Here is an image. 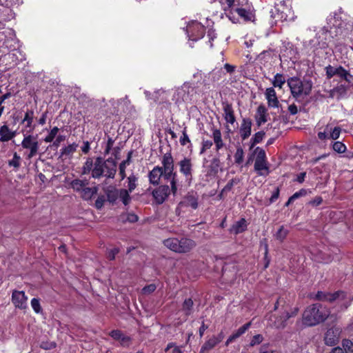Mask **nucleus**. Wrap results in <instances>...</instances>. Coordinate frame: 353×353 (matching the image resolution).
I'll return each instance as SVG.
<instances>
[{
  "instance_id": "1",
  "label": "nucleus",
  "mask_w": 353,
  "mask_h": 353,
  "mask_svg": "<svg viewBox=\"0 0 353 353\" xmlns=\"http://www.w3.org/2000/svg\"><path fill=\"white\" fill-rule=\"evenodd\" d=\"M330 311L327 307L315 303L309 305L302 315V323L305 326L312 327L324 322L330 316Z\"/></svg>"
},
{
  "instance_id": "2",
  "label": "nucleus",
  "mask_w": 353,
  "mask_h": 353,
  "mask_svg": "<svg viewBox=\"0 0 353 353\" xmlns=\"http://www.w3.org/2000/svg\"><path fill=\"white\" fill-rule=\"evenodd\" d=\"M287 83L292 97L295 99L308 95L312 88V82L308 79L301 80L298 77H290Z\"/></svg>"
},
{
  "instance_id": "3",
  "label": "nucleus",
  "mask_w": 353,
  "mask_h": 353,
  "mask_svg": "<svg viewBox=\"0 0 353 353\" xmlns=\"http://www.w3.org/2000/svg\"><path fill=\"white\" fill-rule=\"evenodd\" d=\"M88 179H75L70 182V186L74 191L79 192L83 199L90 200L97 194L98 188L88 187Z\"/></svg>"
},
{
  "instance_id": "4",
  "label": "nucleus",
  "mask_w": 353,
  "mask_h": 353,
  "mask_svg": "<svg viewBox=\"0 0 353 353\" xmlns=\"http://www.w3.org/2000/svg\"><path fill=\"white\" fill-rule=\"evenodd\" d=\"M315 299L319 301H327L330 302L337 301L340 307L347 308L350 306L352 299L344 292H337L334 294L318 292L315 295Z\"/></svg>"
},
{
  "instance_id": "5",
  "label": "nucleus",
  "mask_w": 353,
  "mask_h": 353,
  "mask_svg": "<svg viewBox=\"0 0 353 353\" xmlns=\"http://www.w3.org/2000/svg\"><path fill=\"white\" fill-rule=\"evenodd\" d=\"M297 307L284 308L282 314L279 316L272 315L269 320L268 324L270 327L276 329H283L287 325V321L292 317L295 316L298 313Z\"/></svg>"
},
{
  "instance_id": "6",
  "label": "nucleus",
  "mask_w": 353,
  "mask_h": 353,
  "mask_svg": "<svg viewBox=\"0 0 353 353\" xmlns=\"http://www.w3.org/2000/svg\"><path fill=\"white\" fill-rule=\"evenodd\" d=\"M236 13L245 21H252L254 15L252 6L249 4L248 0H236V6L230 11V14Z\"/></svg>"
},
{
  "instance_id": "7",
  "label": "nucleus",
  "mask_w": 353,
  "mask_h": 353,
  "mask_svg": "<svg viewBox=\"0 0 353 353\" xmlns=\"http://www.w3.org/2000/svg\"><path fill=\"white\" fill-rule=\"evenodd\" d=\"M205 33L204 26L198 21H191L186 26V34L189 40L196 41L203 38Z\"/></svg>"
},
{
  "instance_id": "8",
  "label": "nucleus",
  "mask_w": 353,
  "mask_h": 353,
  "mask_svg": "<svg viewBox=\"0 0 353 353\" xmlns=\"http://www.w3.org/2000/svg\"><path fill=\"white\" fill-rule=\"evenodd\" d=\"M21 146L23 148L29 150L27 156L29 159L37 155L39 148L37 137L31 134L24 136L21 141Z\"/></svg>"
},
{
  "instance_id": "9",
  "label": "nucleus",
  "mask_w": 353,
  "mask_h": 353,
  "mask_svg": "<svg viewBox=\"0 0 353 353\" xmlns=\"http://www.w3.org/2000/svg\"><path fill=\"white\" fill-rule=\"evenodd\" d=\"M192 90L189 82H185L181 87L175 90L173 95V100L176 103L187 101L189 99L190 90Z\"/></svg>"
},
{
  "instance_id": "10",
  "label": "nucleus",
  "mask_w": 353,
  "mask_h": 353,
  "mask_svg": "<svg viewBox=\"0 0 353 353\" xmlns=\"http://www.w3.org/2000/svg\"><path fill=\"white\" fill-rule=\"evenodd\" d=\"M341 328L339 327H332L327 330L325 334L324 341L325 343L330 346L336 345L341 336Z\"/></svg>"
},
{
  "instance_id": "11",
  "label": "nucleus",
  "mask_w": 353,
  "mask_h": 353,
  "mask_svg": "<svg viewBox=\"0 0 353 353\" xmlns=\"http://www.w3.org/2000/svg\"><path fill=\"white\" fill-rule=\"evenodd\" d=\"M28 297L23 291L14 290L12 294V301L14 305L21 310L27 307Z\"/></svg>"
},
{
  "instance_id": "12",
  "label": "nucleus",
  "mask_w": 353,
  "mask_h": 353,
  "mask_svg": "<svg viewBox=\"0 0 353 353\" xmlns=\"http://www.w3.org/2000/svg\"><path fill=\"white\" fill-rule=\"evenodd\" d=\"M170 193L168 185H160L152 192V195L159 204L163 203Z\"/></svg>"
},
{
  "instance_id": "13",
  "label": "nucleus",
  "mask_w": 353,
  "mask_h": 353,
  "mask_svg": "<svg viewBox=\"0 0 353 353\" xmlns=\"http://www.w3.org/2000/svg\"><path fill=\"white\" fill-rule=\"evenodd\" d=\"M265 97L267 100L268 105L271 108H279L280 103L277 98L276 91L274 88L270 87L266 88Z\"/></svg>"
},
{
  "instance_id": "14",
  "label": "nucleus",
  "mask_w": 353,
  "mask_h": 353,
  "mask_svg": "<svg viewBox=\"0 0 353 353\" xmlns=\"http://www.w3.org/2000/svg\"><path fill=\"white\" fill-rule=\"evenodd\" d=\"M223 338L224 334L223 332H221L217 336H212L202 345L200 353H204L212 350L218 343H219L223 339Z\"/></svg>"
},
{
  "instance_id": "15",
  "label": "nucleus",
  "mask_w": 353,
  "mask_h": 353,
  "mask_svg": "<svg viewBox=\"0 0 353 353\" xmlns=\"http://www.w3.org/2000/svg\"><path fill=\"white\" fill-rule=\"evenodd\" d=\"M178 253H187L190 252L196 246V243L188 238L178 239Z\"/></svg>"
},
{
  "instance_id": "16",
  "label": "nucleus",
  "mask_w": 353,
  "mask_h": 353,
  "mask_svg": "<svg viewBox=\"0 0 353 353\" xmlns=\"http://www.w3.org/2000/svg\"><path fill=\"white\" fill-rule=\"evenodd\" d=\"M252 123L250 119L244 118L242 119L239 128V134L242 140L247 139L252 132Z\"/></svg>"
},
{
  "instance_id": "17",
  "label": "nucleus",
  "mask_w": 353,
  "mask_h": 353,
  "mask_svg": "<svg viewBox=\"0 0 353 353\" xmlns=\"http://www.w3.org/2000/svg\"><path fill=\"white\" fill-rule=\"evenodd\" d=\"M268 110L265 106L263 104L260 105L257 109L254 115V119L256 125L259 127L268 121Z\"/></svg>"
},
{
  "instance_id": "18",
  "label": "nucleus",
  "mask_w": 353,
  "mask_h": 353,
  "mask_svg": "<svg viewBox=\"0 0 353 353\" xmlns=\"http://www.w3.org/2000/svg\"><path fill=\"white\" fill-rule=\"evenodd\" d=\"M180 172L185 176L187 180L192 179V164L191 160L184 158L179 163Z\"/></svg>"
},
{
  "instance_id": "19",
  "label": "nucleus",
  "mask_w": 353,
  "mask_h": 353,
  "mask_svg": "<svg viewBox=\"0 0 353 353\" xmlns=\"http://www.w3.org/2000/svg\"><path fill=\"white\" fill-rule=\"evenodd\" d=\"M104 174L103 175L108 178L113 179L117 172V165L114 160L108 159L104 161Z\"/></svg>"
},
{
  "instance_id": "20",
  "label": "nucleus",
  "mask_w": 353,
  "mask_h": 353,
  "mask_svg": "<svg viewBox=\"0 0 353 353\" xmlns=\"http://www.w3.org/2000/svg\"><path fill=\"white\" fill-rule=\"evenodd\" d=\"M103 165L104 161L101 157H97L95 159L94 168L92 172V176L93 178L97 179L103 175L105 172Z\"/></svg>"
},
{
  "instance_id": "21",
  "label": "nucleus",
  "mask_w": 353,
  "mask_h": 353,
  "mask_svg": "<svg viewBox=\"0 0 353 353\" xmlns=\"http://www.w3.org/2000/svg\"><path fill=\"white\" fill-rule=\"evenodd\" d=\"M15 136L16 131L11 130L7 125H3L0 128V141L8 142Z\"/></svg>"
},
{
  "instance_id": "22",
  "label": "nucleus",
  "mask_w": 353,
  "mask_h": 353,
  "mask_svg": "<svg viewBox=\"0 0 353 353\" xmlns=\"http://www.w3.org/2000/svg\"><path fill=\"white\" fill-rule=\"evenodd\" d=\"M211 137L212 138L215 144V149L216 152L219 151L221 148H223L225 144L223 143L221 132L220 130L213 128L212 129Z\"/></svg>"
},
{
  "instance_id": "23",
  "label": "nucleus",
  "mask_w": 353,
  "mask_h": 353,
  "mask_svg": "<svg viewBox=\"0 0 353 353\" xmlns=\"http://www.w3.org/2000/svg\"><path fill=\"white\" fill-rule=\"evenodd\" d=\"M251 326V322L245 323L241 327H239L236 331H235L232 334H231L227 341H225V345L228 346L230 343H232L236 339L240 337L242 334H243Z\"/></svg>"
},
{
  "instance_id": "24",
  "label": "nucleus",
  "mask_w": 353,
  "mask_h": 353,
  "mask_svg": "<svg viewBox=\"0 0 353 353\" xmlns=\"http://www.w3.org/2000/svg\"><path fill=\"white\" fill-rule=\"evenodd\" d=\"M163 175V168L159 166L154 167L149 173V180L150 183L157 185Z\"/></svg>"
},
{
  "instance_id": "25",
  "label": "nucleus",
  "mask_w": 353,
  "mask_h": 353,
  "mask_svg": "<svg viewBox=\"0 0 353 353\" xmlns=\"http://www.w3.org/2000/svg\"><path fill=\"white\" fill-rule=\"evenodd\" d=\"M223 117L225 121L230 124H234L236 119L234 114V110L231 105L227 103L223 107Z\"/></svg>"
},
{
  "instance_id": "26",
  "label": "nucleus",
  "mask_w": 353,
  "mask_h": 353,
  "mask_svg": "<svg viewBox=\"0 0 353 353\" xmlns=\"http://www.w3.org/2000/svg\"><path fill=\"white\" fill-rule=\"evenodd\" d=\"M313 259L317 262L329 263L334 259V256L331 254L325 253L323 251H319L317 253H312Z\"/></svg>"
},
{
  "instance_id": "27",
  "label": "nucleus",
  "mask_w": 353,
  "mask_h": 353,
  "mask_svg": "<svg viewBox=\"0 0 353 353\" xmlns=\"http://www.w3.org/2000/svg\"><path fill=\"white\" fill-rule=\"evenodd\" d=\"M335 76L339 77L341 81H345L348 83L353 82V76L342 66H339Z\"/></svg>"
},
{
  "instance_id": "28",
  "label": "nucleus",
  "mask_w": 353,
  "mask_h": 353,
  "mask_svg": "<svg viewBox=\"0 0 353 353\" xmlns=\"http://www.w3.org/2000/svg\"><path fill=\"white\" fill-rule=\"evenodd\" d=\"M254 170L260 176L268 175L269 174V168L266 161H255Z\"/></svg>"
},
{
  "instance_id": "29",
  "label": "nucleus",
  "mask_w": 353,
  "mask_h": 353,
  "mask_svg": "<svg viewBox=\"0 0 353 353\" xmlns=\"http://www.w3.org/2000/svg\"><path fill=\"white\" fill-rule=\"evenodd\" d=\"M161 163L163 170H174V160L171 153L167 152L163 156Z\"/></svg>"
},
{
  "instance_id": "30",
  "label": "nucleus",
  "mask_w": 353,
  "mask_h": 353,
  "mask_svg": "<svg viewBox=\"0 0 353 353\" xmlns=\"http://www.w3.org/2000/svg\"><path fill=\"white\" fill-rule=\"evenodd\" d=\"M110 336L115 340L119 341L121 344L123 346L129 344L130 338L125 336L119 330H113L110 333Z\"/></svg>"
},
{
  "instance_id": "31",
  "label": "nucleus",
  "mask_w": 353,
  "mask_h": 353,
  "mask_svg": "<svg viewBox=\"0 0 353 353\" xmlns=\"http://www.w3.org/2000/svg\"><path fill=\"white\" fill-rule=\"evenodd\" d=\"M247 229V223L245 219H241L232 227L231 232L237 234L244 232Z\"/></svg>"
},
{
  "instance_id": "32",
  "label": "nucleus",
  "mask_w": 353,
  "mask_h": 353,
  "mask_svg": "<svg viewBox=\"0 0 353 353\" xmlns=\"http://www.w3.org/2000/svg\"><path fill=\"white\" fill-rule=\"evenodd\" d=\"M33 118V111H27L21 122L22 123H24L26 125V128H30V132H32L34 129V126L32 125Z\"/></svg>"
},
{
  "instance_id": "33",
  "label": "nucleus",
  "mask_w": 353,
  "mask_h": 353,
  "mask_svg": "<svg viewBox=\"0 0 353 353\" xmlns=\"http://www.w3.org/2000/svg\"><path fill=\"white\" fill-rule=\"evenodd\" d=\"M289 234V230L285 225L279 227L278 230L274 234V237L280 242H283L288 234Z\"/></svg>"
},
{
  "instance_id": "34",
  "label": "nucleus",
  "mask_w": 353,
  "mask_h": 353,
  "mask_svg": "<svg viewBox=\"0 0 353 353\" xmlns=\"http://www.w3.org/2000/svg\"><path fill=\"white\" fill-rule=\"evenodd\" d=\"M77 148H78V145L75 143L69 144L68 145L63 148L61 150V156L63 157H70L77 150Z\"/></svg>"
},
{
  "instance_id": "35",
  "label": "nucleus",
  "mask_w": 353,
  "mask_h": 353,
  "mask_svg": "<svg viewBox=\"0 0 353 353\" xmlns=\"http://www.w3.org/2000/svg\"><path fill=\"white\" fill-rule=\"evenodd\" d=\"M178 239L169 238L163 241L164 245L170 250L178 253Z\"/></svg>"
},
{
  "instance_id": "36",
  "label": "nucleus",
  "mask_w": 353,
  "mask_h": 353,
  "mask_svg": "<svg viewBox=\"0 0 353 353\" xmlns=\"http://www.w3.org/2000/svg\"><path fill=\"white\" fill-rule=\"evenodd\" d=\"M286 82V79L282 74L277 73L274 76L272 83L274 88H282Z\"/></svg>"
},
{
  "instance_id": "37",
  "label": "nucleus",
  "mask_w": 353,
  "mask_h": 353,
  "mask_svg": "<svg viewBox=\"0 0 353 353\" xmlns=\"http://www.w3.org/2000/svg\"><path fill=\"white\" fill-rule=\"evenodd\" d=\"M137 180L138 178L134 174H130L127 178L126 187L128 188V189L126 190H128L130 192H132L137 186Z\"/></svg>"
},
{
  "instance_id": "38",
  "label": "nucleus",
  "mask_w": 353,
  "mask_h": 353,
  "mask_svg": "<svg viewBox=\"0 0 353 353\" xmlns=\"http://www.w3.org/2000/svg\"><path fill=\"white\" fill-rule=\"evenodd\" d=\"M130 193V192L126 189H121L119 190V197L125 205H128L131 201Z\"/></svg>"
},
{
  "instance_id": "39",
  "label": "nucleus",
  "mask_w": 353,
  "mask_h": 353,
  "mask_svg": "<svg viewBox=\"0 0 353 353\" xmlns=\"http://www.w3.org/2000/svg\"><path fill=\"white\" fill-rule=\"evenodd\" d=\"M326 129L327 131H329L330 139L336 140L337 139L339 138V136L341 132V129L340 127H334V128H332L329 125H327Z\"/></svg>"
},
{
  "instance_id": "40",
  "label": "nucleus",
  "mask_w": 353,
  "mask_h": 353,
  "mask_svg": "<svg viewBox=\"0 0 353 353\" xmlns=\"http://www.w3.org/2000/svg\"><path fill=\"white\" fill-rule=\"evenodd\" d=\"M264 137L265 132L263 131H259L256 132L250 139V147L252 148L256 144L261 142Z\"/></svg>"
},
{
  "instance_id": "41",
  "label": "nucleus",
  "mask_w": 353,
  "mask_h": 353,
  "mask_svg": "<svg viewBox=\"0 0 353 353\" xmlns=\"http://www.w3.org/2000/svg\"><path fill=\"white\" fill-rule=\"evenodd\" d=\"M59 132V128L57 127L52 128L50 132H48V135L43 139V141L46 143H51L55 140L58 132Z\"/></svg>"
},
{
  "instance_id": "42",
  "label": "nucleus",
  "mask_w": 353,
  "mask_h": 353,
  "mask_svg": "<svg viewBox=\"0 0 353 353\" xmlns=\"http://www.w3.org/2000/svg\"><path fill=\"white\" fill-rule=\"evenodd\" d=\"M130 162V154H128L127 159L123 161L119 165V175L121 176V180L125 178V168Z\"/></svg>"
},
{
  "instance_id": "43",
  "label": "nucleus",
  "mask_w": 353,
  "mask_h": 353,
  "mask_svg": "<svg viewBox=\"0 0 353 353\" xmlns=\"http://www.w3.org/2000/svg\"><path fill=\"white\" fill-rule=\"evenodd\" d=\"M234 162L237 165H241L243 161L244 151L241 147H237L234 155Z\"/></svg>"
},
{
  "instance_id": "44",
  "label": "nucleus",
  "mask_w": 353,
  "mask_h": 353,
  "mask_svg": "<svg viewBox=\"0 0 353 353\" xmlns=\"http://www.w3.org/2000/svg\"><path fill=\"white\" fill-rule=\"evenodd\" d=\"M94 162H93L92 159L90 158H88L83 166L82 174H88L90 171L92 172V170L94 168Z\"/></svg>"
},
{
  "instance_id": "45",
  "label": "nucleus",
  "mask_w": 353,
  "mask_h": 353,
  "mask_svg": "<svg viewBox=\"0 0 353 353\" xmlns=\"http://www.w3.org/2000/svg\"><path fill=\"white\" fill-rule=\"evenodd\" d=\"M332 149L336 152L342 154L346 151V146L341 141H335L332 144Z\"/></svg>"
},
{
  "instance_id": "46",
  "label": "nucleus",
  "mask_w": 353,
  "mask_h": 353,
  "mask_svg": "<svg viewBox=\"0 0 353 353\" xmlns=\"http://www.w3.org/2000/svg\"><path fill=\"white\" fill-rule=\"evenodd\" d=\"M192 306L193 301L191 299H188L184 301L183 303V311L186 315L190 314Z\"/></svg>"
},
{
  "instance_id": "47",
  "label": "nucleus",
  "mask_w": 353,
  "mask_h": 353,
  "mask_svg": "<svg viewBox=\"0 0 353 353\" xmlns=\"http://www.w3.org/2000/svg\"><path fill=\"white\" fill-rule=\"evenodd\" d=\"M325 70L327 78L330 79L336 75V73L339 70V66L335 67V66L329 65L325 67Z\"/></svg>"
},
{
  "instance_id": "48",
  "label": "nucleus",
  "mask_w": 353,
  "mask_h": 353,
  "mask_svg": "<svg viewBox=\"0 0 353 353\" xmlns=\"http://www.w3.org/2000/svg\"><path fill=\"white\" fill-rule=\"evenodd\" d=\"M236 1V0H221V3L224 6L225 10H229L232 11L236 6V3H235Z\"/></svg>"
},
{
  "instance_id": "49",
  "label": "nucleus",
  "mask_w": 353,
  "mask_h": 353,
  "mask_svg": "<svg viewBox=\"0 0 353 353\" xmlns=\"http://www.w3.org/2000/svg\"><path fill=\"white\" fill-rule=\"evenodd\" d=\"M164 92L165 91L163 89H160V90L155 91L153 94H151L148 91H145L144 94H145V97H147V99H152L154 101H157L159 99L158 95H159L161 93H164Z\"/></svg>"
},
{
  "instance_id": "50",
  "label": "nucleus",
  "mask_w": 353,
  "mask_h": 353,
  "mask_svg": "<svg viewBox=\"0 0 353 353\" xmlns=\"http://www.w3.org/2000/svg\"><path fill=\"white\" fill-rule=\"evenodd\" d=\"M212 145L213 142L212 141L203 139L201 141V148L200 150V154H203L207 150L210 149Z\"/></svg>"
},
{
  "instance_id": "51",
  "label": "nucleus",
  "mask_w": 353,
  "mask_h": 353,
  "mask_svg": "<svg viewBox=\"0 0 353 353\" xmlns=\"http://www.w3.org/2000/svg\"><path fill=\"white\" fill-rule=\"evenodd\" d=\"M342 345L347 353H353V343L350 340H343Z\"/></svg>"
},
{
  "instance_id": "52",
  "label": "nucleus",
  "mask_w": 353,
  "mask_h": 353,
  "mask_svg": "<svg viewBox=\"0 0 353 353\" xmlns=\"http://www.w3.org/2000/svg\"><path fill=\"white\" fill-rule=\"evenodd\" d=\"M263 335L256 334L252 338L250 343V346L253 347L256 345H259V344L263 342Z\"/></svg>"
},
{
  "instance_id": "53",
  "label": "nucleus",
  "mask_w": 353,
  "mask_h": 353,
  "mask_svg": "<svg viewBox=\"0 0 353 353\" xmlns=\"http://www.w3.org/2000/svg\"><path fill=\"white\" fill-rule=\"evenodd\" d=\"M170 349H172V353H183V352L181 347L176 346L173 343H168L167 345V347L165 350L167 352Z\"/></svg>"
},
{
  "instance_id": "54",
  "label": "nucleus",
  "mask_w": 353,
  "mask_h": 353,
  "mask_svg": "<svg viewBox=\"0 0 353 353\" xmlns=\"http://www.w3.org/2000/svg\"><path fill=\"white\" fill-rule=\"evenodd\" d=\"M165 179L167 180H172L173 179H176V172H174V170H163V175H162Z\"/></svg>"
},
{
  "instance_id": "55",
  "label": "nucleus",
  "mask_w": 353,
  "mask_h": 353,
  "mask_svg": "<svg viewBox=\"0 0 353 353\" xmlns=\"http://www.w3.org/2000/svg\"><path fill=\"white\" fill-rule=\"evenodd\" d=\"M20 157L15 152L13 155L12 159L9 161L8 164L10 166H12L14 168H19L20 165Z\"/></svg>"
},
{
  "instance_id": "56",
  "label": "nucleus",
  "mask_w": 353,
  "mask_h": 353,
  "mask_svg": "<svg viewBox=\"0 0 353 353\" xmlns=\"http://www.w3.org/2000/svg\"><path fill=\"white\" fill-rule=\"evenodd\" d=\"M186 205L196 209L198 207L197 199L193 196H189L186 198Z\"/></svg>"
},
{
  "instance_id": "57",
  "label": "nucleus",
  "mask_w": 353,
  "mask_h": 353,
  "mask_svg": "<svg viewBox=\"0 0 353 353\" xmlns=\"http://www.w3.org/2000/svg\"><path fill=\"white\" fill-rule=\"evenodd\" d=\"M31 306L36 313H39L41 310L40 302L38 299L34 298L31 300Z\"/></svg>"
},
{
  "instance_id": "58",
  "label": "nucleus",
  "mask_w": 353,
  "mask_h": 353,
  "mask_svg": "<svg viewBox=\"0 0 353 353\" xmlns=\"http://www.w3.org/2000/svg\"><path fill=\"white\" fill-rule=\"evenodd\" d=\"M257 156L255 161H266V154L264 150L259 148H256Z\"/></svg>"
},
{
  "instance_id": "59",
  "label": "nucleus",
  "mask_w": 353,
  "mask_h": 353,
  "mask_svg": "<svg viewBox=\"0 0 353 353\" xmlns=\"http://www.w3.org/2000/svg\"><path fill=\"white\" fill-rule=\"evenodd\" d=\"M220 166V160L219 158H214L211 162V168L214 172H217Z\"/></svg>"
},
{
  "instance_id": "60",
  "label": "nucleus",
  "mask_w": 353,
  "mask_h": 353,
  "mask_svg": "<svg viewBox=\"0 0 353 353\" xmlns=\"http://www.w3.org/2000/svg\"><path fill=\"white\" fill-rule=\"evenodd\" d=\"M157 287L154 284H150L148 285L145 286L142 289V292L145 294H149L153 292L156 290Z\"/></svg>"
},
{
  "instance_id": "61",
  "label": "nucleus",
  "mask_w": 353,
  "mask_h": 353,
  "mask_svg": "<svg viewBox=\"0 0 353 353\" xmlns=\"http://www.w3.org/2000/svg\"><path fill=\"white\" fill-rule=\"evenodd\" d=\"M111 102V104L114 106H119L120 104H121L122 103H123L125 105H128V103H129V100L128 99L127 97H125L123 99H118V100H114V99H112L110 101Z\"/></svg>"
},
{
  "instance_id": "62",
  "label": "nucleus",
  "mask_w": 353,
  "mask_h": 353,
  "mask_svg": "<svg viewBox=\"0 0 353 353\" xmlns=\"http://www.w3.org/2000/svg\"><path fill=\"white\" fill-rule=\"evenodd\" d=\"M307 194V190L305 189H301L299 191L295 192L291 196V200H296V199L304 196Z\"/></svg>"
},
{
  "instance_id": "63",
  "label": "nucleus",
  "mask_w": 353,
  "mask_h": 353,
  "mask_svg": "<svg viewBox=\"0 0 353 353\" xmlns=\"http://www.w3.org/2000/svg\"><path fill=\"white\" fill-rule=\"evenodd\" d=\"M318 137L322 141L330 139L329 131H327L326 127L323 132L318 133Z\"/></svg>"
},
{
  "instance_id": "64",
  "label": "nucleus",
  "mask_w": 353,
  "mask_h": 353,
  "mask_svg": "<svg viewBox=\"0 0 353 353\" xmlns=\"http://www.w3.org/2000/svg\"><path fill=\"white\" fill-rule=\"evenodd\" d=\"M125 216L126 218H123V219L125 221H128L130 223H134L138 221V216L134 214H128Z\"/></svg>"
}]
</instances>
